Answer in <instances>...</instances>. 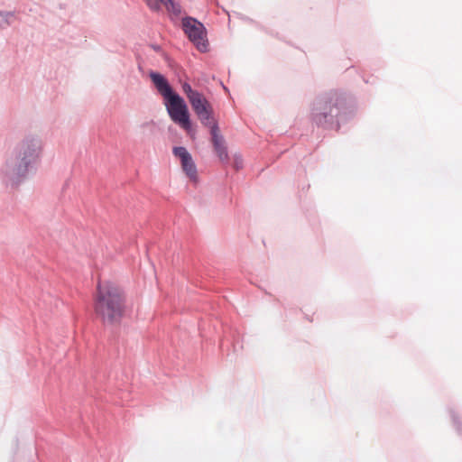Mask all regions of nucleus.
<instances>
[{
	"mask_svg": "<svg viewBox=\"0 0 462 462\" xmlns=\"http://www.w3.org/2000/svg\"><path fill=\"white\" fill-rule=\"evenodd\" d=\"M94 310L104 325L119 324L125 314V297L120 288L109 282H98Z\"/></svg>",
	"mask_w": 462,
	"mask_h": 462,
	"instance_id": "f257e3e1",
	"label": "nucleus"
},
{
	"mask_svg": "<svg viewBox=\"0 0 462 462\" xmlns=\"http://www.w3.org/2000/svg\"><path fill=\"white\" fill-rule=\"evenodd\" d=\"M151 79L164 98V105L171 119L184 130L189 131V115L183 98L172 90L166 79L161 74L151 73Z\"/></svg>",
	"mask_w": 462,
	"mask_h": 462,
	"instance_id": "f03ea898",
	"label": "nucleus"
},
{
	"mask_svg": "<svg viewBox=\"0 0 462 462\" xmlns=\"http://www.w3.org/2000/svg\"><path fill=\"white\" fill-rule=\"evenodd\" d=\"M40 154V143L37 140H25L14 151L6 162V174L13 180L25 176L28 167L36 162Z\"/></svg>",
	"mask_w": 462,
	"mask_h": 462,
	"instance_id": "7ed1b4c3",
	"label": "nucleus"
},
{
	"mask_svg": "<svg viewBox=\"0 0 462 462\" xmlns=\"http://www.w3.org/2000/svg\"><path fill=\"white\" fill-rule=\"evenodd\" d=\"M204 125L209 128L210 139L213 151L223 163H227L229 160L227 146L225 137L220 132L217 122L212 116L210 105L204 99Z\"/></svg>",
	"mask_w": 462,
	"mask_h": 462,
	"instance_id": "20e7f679",
	"label": "nucleus"
},
{
	"mask_svg": "<svg viewBox=\"0 0 462 462\" xmlns=\"http://www.w3.org/2000/svg\"><path fill=\"white\" fill-rule=\"evenodd\" d=\"M339 97L337 95L319 98L312 108V119L319 125H328L338 116Z\"/></svg>",
	"mask_w": 462,
	"mask_h": 462,
	"instance_id": "39448f33",
	"label": "nucleus"
},
{
	"mask_svg": "<svg viewBox=\"0 0 462 462\" xmlns=\"http://www.w3.org/2000/svg\"><path fill=\"white\" fill-rule=\"evenodd\" d=\"M172 152L176 157L180 159L182 171L185 172L186 176L189 179L190 181L198 184V170L191 154L185 147L182 146L174 147Z\"/></svg>",
	"mask_w": 462,
	"mask_h": 462,
	"instance_id": "423d86ee",
	"label": "nucleus"
},
{
	"mask_svg": "<svg viewBox=\"0 0 462 462\" xmlns=\"http://www.w3.org/2000/svg\"><path fill=\"white\" fill-rule=\"evenodd\" d=\"M182 27L185 34L196 45L198 50H200L202 45V30L200 23L191 17H187L182 20Z\"/></svg>",
	"mask_w": 462,
	"mask_h": 462,
	"instance_id": "0eeeda50",
	"label": "nucleus"
},
{
	"mask_svg": "<svg viewBox=\"0 0 462 462\" xmlns=\"http://www.w3.org/2000/svg\"><path fill=\"white\" fill-rule=\"evenodd\" d=\"M149 8L152 11L160 10V4H162L168 13L175 16L180 14V7L173 0H145Z\"/></svg>",
	"mask_w": 462,
	"mask_h": 462,
	"instance_id": "6e6552de",
	"label": "nucleus"
},
{
	"mask_svg": "<svg viewBox=\"0 0 462 462\" xmlns=\"http://www.w3.org/2000/svg\"><path fill=\"white\" fill-rule=\"evenodd\" d=\"M183 91L188 96L189 102L191 103L194 110L199 116L202 113V103L199 93L193 91L191 87L185 83L182 86Z\"/></svg>",
	"mask_w": 462,
	"mask_h": 462,
	"instance_id": "1a4fd4ad",
	"label": "nucleus"
},
{
	"mask_svg": "<svg viewBox=\"0 0 462 462\" xmlns=\"http://www.w3.org/2000/svg\"><path fill=\"white\" fill-rule=\"evenodd\" d=\"M13 17L14 15L10 13H0V27L8 25Z\"/></svg>",
	"mask_w": 462,
	"mask_h": 462,
	"instance_id": "9d476101",
	"label": "nucleus"
},
{
	"mask_svg": "<svg viewBox=\"0 0 462 462\" xmlns=\"http://www.w3.org/2000/svg\"><path fill=\"white\" fill-rule=\"evenodd\" d=\"M242 166H243L242 157L240 155H235L234 156V167L236 170H239L242 168Z\"/></svg>",
	"mask_w": 462,
	"mask_h": 462,
	"instance_id": "9b49d317",
	"label": "nucleus"
}]
</instances>
